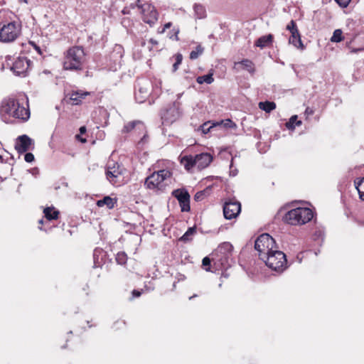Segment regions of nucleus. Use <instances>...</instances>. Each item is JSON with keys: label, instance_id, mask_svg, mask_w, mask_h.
I'll use <instances>...</instances> for the list:
<instances>
[{"label": "nucleus", "instance_id": "nucleus-1", "mask_svg": "<svg viewBox=\"0 0 364 364\" xmlns=\"http://www.w3.org/2000/svg\"><path fill=\"white\" fill-rule=\"evenodd\" d=\"M85 59V53L82 46L70 48L64 55L63 68L67 70H81Z\"/></svg>", "mask_w": 364, "mask_h": 364}, {"label": "nucleus", "instance_id": "nucleus-2", "mask_svg": "<svg viewBox=\"0 0 364 364\" xmlns=\"http://www.w3.org/2000/svg\"><path fill=\"white\" fill-rule=\"evenodd\" d=\"M313 218V212L309 208H297L288 211L284 220L288 224L296 225L309 222Z\"/></svg>", "mask_w": 364, "mask_h": 364}, {"label": "nucleus", "instance_id": "nucleus-3", "mask_svg": "<svg viewBox=\"0 0 364 364\" xmlns=\"http://www.w3.org/2000/svg\"><path fill=\"white\" fill-rule=\"evenodd\" d=\"M232 245L228 242H223L213 253L212 260L220 268H227L230 266L229 260L232 256Z\"/></svg>", "mask_w": 364, "mask_h": 364}, {"label": "nucleus", "instance_id": "nucleus-4", "mask_svg": "<svg viewBox=\"0 0 364 364\" xmlns=\"http://www.w3.org/2000/svg\"><path fill=\"white\" fill-rule=\"evenodd\" d=\"M276 247L275 240L267 233L260 235L255 242V249L258 252L260 259H264V256Z\"/></svg>", "mask_w": 364, "mask_h": 364}, {"label": "nucleus", "instance_id": "nucleus-5", "mask_svg": "<svg viewBox=\"0 0 364 364\" xmlns=\"http://www.w3.org/2000/svg\"><path fill=\"white\" fill-rule=\"evenodd\" d=\"M261 259L268 267L275 271L282 269L287 264L286 255L282 251L277 250V247L265 255L264 259Z\"/></svg>", "mask_w": 364, "mask_h": 364}, {"label": "nucleus", "instance_id": "nucleus-6", "mask_svg": "<svg viewBox=\"0 0 364 364\" xmlns=\"http://www.w3.org/2000/svg\"><path fill=\"white\" fill-rule=\"evenodd\" d=\"M21 33V26L15 22H10L0 28V41L10 43L14 41Z\"/></svg>", "mask_w": 364, "mask_h": 364}, {"label": "nucleus", "instance_id": "nucleus-7", "mask_svg": "<svg viewBox=\"0 0 364 364\" xmlns=\"http://www.w3.org/2000/svg\"><path fill=\"white\" fill-rule=\"evenodd\" d=\"M181 116L179 104L173 102L168 105L161 111V119L162 124L170 125L176 122Z\"/></svg>", "mask_w": 364, "mask_h": 364}, {"label": "nucleus", "instance_id": "nucleus-8", "mask_svg": "<svg viewBox=\"0 0 364 364\" xmlns=\"http://www.w3.org/2000/svg\"><path fill=\"white\" fill-rule=\"evenodd\" d=\"M137 6L141 9L143 21L151 27L154 26L159 18V13L156 8L150 4H137Z\"/></svg>", "mask_w": 364, "mask_h": 364}, {"label": "nucleus", "instance_id": "nucleus-9", "mask_svg": "<svg viewBox=\"0 0 364 364\" xmlns=\"http://www.w3.org/2000/svg\"><path fill=\"white\" fill-rule=\"evenodd\" d=\"M171 176V173L169 171L160 170L148 176L145 180L144 185L149 189H154L158 188L164 181L170 178Z\"/></svg>", "mask_w": 364, "mask_h": 364}, {"label": "nucleus", "instance_id": "nucleus-10", "mask_svg": "<svg viewBox=\"0 0 364 364\" xmlns=\"http://www.w3.org/2000/svg\"><path fill=\"white\" fill-rule=\"evenodd\" d=\"M152 85L149 80L142 79L138 80L136 85L135 98L139 102H143L151 91Z\"/></svg>", "mask_w": 364, "mask_h": 364}, {"label": "nucleus", "instance_id": "nucleus-11", "mask_svg": "<svg viewBox=\"0 0 364 364\" xmlns=\"http://www.w3.org/2000/svg\"><path fill=\"white\" fill-rule=\"evenodd\" d=\"M287 29L291 33L289 39V43L294 45L296 48L303 50L304 46L302 43L301 36L294 21L291 20L287 26Z\"/></svg>", "mask_w": 364, "mask_h": 364}, {"label": "nucleus", "instance_id": "nucleus-12", "mask_svg": "<svg viewBox=\"0 0 364 364\" xmlns=\"http://www.w3.org/2000/svg\"><path fill=\"white\" fill-rule=\"evenodd\" d=\"M172 195L178 200L182 212L190 211V195L186 190L176 189Z\"/></svg>", "mask_w": 364, "mask_h": 364}, {"label": "nucleus", "instance_id": "nucleus-13", "mask_svg": "<svg viewBox=\"0 0 364 364\" xmlns=\"http://www.w3.org/2000/svg\"><path fill=\"white\" fill-rule=\"evenodd\" d=\"M241 211V205L238 201L225 202L223 206L224 217L228 220L236 218Z\"/></svg>", "mask_w": 364, "mask_h": 364}, {"label": "nucleus", "instance_id": "nucleus-14", "mask_svg": "<svg viewBox=\"0 0 364 364\" xmlns=\"http://www.w3.org/2000/svg\"><path fill=\"white\" fill-rule=\"evenodd\" d=\"M31 61L26 57L18 58L11 67V70L16 75H24L31 66Z\"/></svg>", "mask_w": 364, "mask_h": 364}, {"label": "nucleus", "instance_id": "nucleus-15", "mask_svg": "<svg viewBox=\"0 0 364 364\" xmlns=\"http://www.w3.org/2000/svg\"><path fill=\"white\" fill-rule=\"evenodd\" d=\"M16 100L9 99L3 101L1 107L0 108V114L2 119L4 122H8L7 115L9 117L12 116V111H14L16 108Z\"/></svg>", "mask_w": 364, "mask_h": 364}, {"label": "nucleus", "instance_id": "nucleus-16", "mask_svg": "<svg viewBox=\"0 0 364 364\" xmlns=\"http://www.w3.org/2000/svg\"><path fill=\"white\" fill-rule=\"evenodd\" d=\"M32 142V139L27 135L20 136L16 139L15 149L19 154L25 153L30 149Z\"/></svg>", "mask_w": 364, "mask_h": 364}, {"label": "nucleus", "instance_id": "nucleus-17", "mask_svg": "<svg viewBox=\"0 0 364 364\" xmlns=\"http://www.w3.org/2000/svg\"><path fill=\"white\" fill-rule=\"evenodd\" d=\"M124 168L118 164H114L113 166H109L106 171V176L110 183L114 184L117 181V178L123 174Z\"/></svg>", "mask_w": 364, "mask_h": 364}, {"label": "nucleus", "instance_id": "nucleus-18", "mask_svg": "<svg viewBox=\"0 0 364 364\" xmlns=\"http://www.w3.org/2000/svg\"><path fill=\"white\" fill-rule=\"evenodd\" d=\"M213 156L208 153H201L195 156V165L201 170L208 167L213 161Z\"/></svg>", "mask_w": 364, "mask_h": 364}, {"label": "nucleus", "instance_id": "nucleus-19", "mask_svg": "<svg viewBox=\"0 0 364 364\" xmlns=\"http://www.w3.org/2000/svg\"><path fill=\"white\" fill-rule=\"evenodd\" d=\"M16 108L14 111H12V117L18 119L22 121H26L30 117V112L28 108L20 105V103L16 100Z\"/></svg>", "mask_w": 364, "mask_h": 364}, {"label": "nucleus", "instance_id": "nucleus-20", "mask_svg": "<svg viewBox=\"0 0 364 364\" xmlns=\"http://www.w3.org/2000/svg\"><path fill=\"white\" fill-rule=\"evenodd\" d=\"M233 69L237 71L240 70H246L250 74H253L255 72L254 63L249 59H244L240 62H235L233 66Z\"/></svg>", "mask_w": 364, "mask_h": 364}, {"label": "nucleus", "instance_id": "nucleus-21", "mask_svg": "<svg viewBox=\"0 0 364 364\" xmlns=\"http://www.w3.org/2000/svg\"><path fill=\"white\" fill-rule=\"evenodd\" d=\"M139 128L140 130L144 129V124L140 120H134L125 124L122 132L123 133H129L134 131V129Z\"/></svg>", "mask_w": 364, "mask_h": 364}, {"label": "nucleus", "instance_id": "nucleus-22", "mask_svg": "<svg viewBox=\"0 0 364 364\" xmlns=\"http://www.w3.org/2000/svg\"><path fill=\"white\" fill-rule=\"evenodd\" d=\"M273 41V35L268 34L266 36H262L259 37L255 43V46L257 47H259L260 48H264L267 46H269L272 44Z\"/></svg>", "mask_w": 364, "mask_h": 364}, {"label": "nucleus", "instance_id": "nucleus-23", "mask_svg": "<svg viewBox=\"0 0 364 364\" xmlns=\"http://www.w3.org/2000/svg\"><path fill=\"white\" fill-rule=\"evenodd\" d=\"M89 95L90 92H88L82 90L74 91L70 93V100L73 102V104L79 105L82 102V100Z\"/></svg>", "mask_w": 364, "mask_h": 364}, {"label": "nucleus", "instance_id": "nucleus-24", "mask_svg": "<svg viewBox=\"0 0 364 364\" xmlns=\"http://www.w3.org/2000/svg\"><path fill=\"white\" fill-rule=\"evenodd\" d=\"M195 156H184L181 159V164L184 166L187 171L192 169L195 165Z\"/></svg>", "mask_w": 364, "mask_h": 364}, {"label": "nucleus", "instance_id": "nucleus-25", "mask_svg": "<svg viewBox=\"0 0 364 364\" xmlns=\"http://www.w3.org/2000/svg\"><path fill=\"white\" fill-rule=\"evenodd\" d=\"M12 164L10 163H0V178H6L12 171Z\"/></svg>", "mask_w": 364, "mask_h": 364}, {"label": "nucleus", "instance_id": "nucleus-26", "mask_svg": "<svg viewBox=\"0 0 364 364\" xmlns=\"http://www.w3.org/2000/svg\"><path fill=\"white\" fill-rule=\"evenodd\" d=\"M193 10L196 18L202 19L206 17V11L202 4H195L193 6Z\"/></svg>", "mask_w": 364, "mask_h": 364}, {"label": "nucleus", "instance_id": "nucleus-27", "mask_svg": "<svg viewBox=\"0 0 364 364\" xmlns=\"http://www.w3.org/2000/svg\"><path fill=\"white\" fill-rule=\"evenodd\" d=\"M114 200L109 196H105L103 199L99 200L97 202V206L103 207L104 205H106L109 209L114 208Z\"/></svg>", "mask_w": 364, "mask_h": 364}, {"label": "nucleus", "instance_id": "nucleus-28", "mask_svg": "<svg viewBox=\"0 0 364 364\" xmlns=\"http://www.w3.org/2000/svg\"><path fill=\"white\" fill-rule=\"evenodd\" d=\"M45 217L48 220H55L58 218L59 211L55 210L53 208H46L43 211Z\"/></svg>", "mask_w": 364, "mask_h": 364}, {"label": "nucleus", "instance_id": "nucleus-29", "mask_svg": "<svg viewBox=\"0 0 364 364\" xmlns=\"http://www.w3.org/2000/svg\"><path fill=\"white\" fill-rule=\"evenodd\" d=\"M196 233V228H189L187 231L181 237L180 241L187 242L192 240V237Z\"/></svg>", "mask_w": 364, "mask_h": 364}, {"label": "nucleus", "instance_id": "nucleus-30", "mask_svg": "<svg viewBox=\"0 0 364 364\" xmlns=\"http://www.w3.org/2000/svg\"><path fill=\"white\" fill-rule=\"evenodd\" d=\"M259 107L262 110L265 111L267 113H269L271 111L274 110L276 108V104L274 102H260L259 103Z\"/></svg>", "mask_w": 364, "mask_h": 364}, {"label": "nucleus", "instance_id": "nucleus-31", "mask_svg": "<svg viewBox=\"0 0 364 364\" xmlns=\"http://www.w3.org/2000/svg\"><path fill=\"white\" fill-rule=\"evenodd\" d=\"M301 121L297 120V116L293 115L289 119V122L286 123V127L289 129H294L296 126H300Z\"/></svg>", "mask_w": 364, "mask_h": 364}, {"label": "nucleus", "instance_id": "nucleus-32", "mask_svg": "<svg viewBox=\"0 0 364 364\" xmlns=\"http://www.w3.org/2000/svg\"><path fill=\"white\" fill-rule=\"evenodd\" d=\"M214 79L213 77V74H208L202 76H198L196 78V82L198 84H203L204 82L207 84H211L213 82Z\"/></svg>", "mask_w": 364, "mask_h": 364}, {"label": "nucleus", "instance_id": "nucleus-33", "mask_svg": "<svg viewBox=\"0 0 364 364\" xmlns=\"http://www.w3.org/2000/svg\"><path fill=\"white\" fill-rule=\"evenodd\" d=\"M355 188L359 193L360 198L364 200V178L360 181L355 182Z\"/></svg>", "mask_w": 364, "mask_h": 364}, {"label": "nucleus", "instance_id": "nucleus-34", "mask_svg": "<svg viewBox=\"0 0 364 364\" xmlns=\"http://www.w3.org/2000/svg\"><path fill=\"white\" fill-rule=\"evenodd\" d=\"M203 50H204V48L200 45L197 46L196 49L191 52L190 58L191 60H195V59L198 58V56L200 55L203 53Z\"/></svg>", "mask_w": 364, "mask_h": 364}, {"label": "nucleus", "instance_id": "nucleus-35", "mask_svg": "<svg viewBox=\"0 0 364 364\" xmlns=\"http://www.w3.org/2000/svg\"><path fill=\"white\" fill-rule=\"evenodd\" d=\"M127 260V255L124 252H119L116 255V261L119 264H125Z\"/></svg>", "mask_w": 364, "mask_h": 364}, {"label": "nucleus", "instance_id": "nucleus-36", "mask_svg": "<svg viewBox=\"0 0 364 364\" xmlns=\"http://www.w3.org/2000/svg\"><path fill=\"white\" fill-rule=\"evenodd\" d=\"M343 39L342 37V31L340 29H336L334 31L333 36L331 38V41L332 42H341Z\"/></svg>", "mask_w": 364, "mask_h": 364}, {"label": "nucleus", "instance_id": "nucleus-37", "mask_svg": "<svg viewBox=\"0 0 364 364\" xmlns=\"http://www.w3.org/2000/svg\"><path fill=\"white\" fill-rule=\"evenodd\" d=\"M223 124V126L226 128H236L237 125L235 122H233L231 119H227L224 121H221L219 123H217V125Z\"/></svg>", "mask_w": 364, "mask_h": 364}, {"label": "nucleus", "instance_id": "nucleus-38", "mask_svg": "<svg viewBox=\"0 0 364 364\" xmlns=\"http://www.w3.org/2000/svg\"><path fill=\"white\" fill-rule=\"evenodd\" d=\"M180 32V30L178 28H173L172 29V31L171 32H169L168 33V38L171 39V40H174V41H179V38H178V33Z\"/></svg>", "mask_w": 364, "mask_h": 364}, {"label": "nucleus", "instance_id": "nucleus-39", "mask_svg": "<svg viewBox=\"0 0 364 364\" xmlns=\"http://www.w3.org/2000/svg\"><path fill=\"white\" fill-rule=\"evenodd\" d=\"M175 60L176 62L173 65V70L176 71L178 70L179 65H181L182 60H183V55L181 53H177L175 55Z\"/></svg>", "mask_w": 364, "mask_h": 364}, {"label": "nucleus", "instance_id": "nucleus-40", "mask_svg": "<svg viewBox=\"0 0 364 364\" xmlns=\"http://www.w3.org/2000/svg\"><path fill=\"white\" fill-rule=\"evenodd\" d=\"M210 263L211 259L208 257H205L203 259L202 266L203 267L205 271H210Z\"/></svg>", "mask_w": 364, "mask_h": 364}, {"label": "nucleus", "instance_id": "nucleus-41", "mask_svg": "<svg viewBox=\"0 0 364 364\" xmlns=\"http://www.w3.org/2000/svg\"><path fill=\"white\" fill-rule=\"evenodd\" d=\"M216 124H213V125L211 126H209V122H205L204 124H203L201 126H200V129L202 131V132L203 134H207L208 133L210 129L212 128H213V127H215Z\"/></svg>", "mask_w": 364, "mask_h": 364}, {"label": "nucleus", "instance_id": "nucleus-42", "mask_svg": "<svg viewBox=\"0 0 364 364\" xmlns=\"http://www.w3.org/2000/svg\"><path fill=\"white\" fill-rule=\"evenodd\" d=\"M134 133H135L138 136L143 134V136L141 138V140H143L146 136V127L144 126V130H140L139 128L134 129Z\"/></svg>", "mask_w": 364, "mask_h": 364}, {"label": "nucleus", "instance_id": "nucleus-43", "mask_svg": "<svg viewBox=\"0 0 364 364\" xmlns=\"http://www.w3.org/2000/svg\"><path fill=\"white\" fill-rule=\"evenodd\" d=\"M336 3L341 7L346 8L349 4L350 0H335Z\"/></svg>", "mask_w": 364, "mask_h": 364}, {"label": "nucleus", "instance_id": "nucleus-44", "mask_svg": "<svg viewBox=\"0 0 364 364\" xmlns=\"http://www.w3.org/2000/svg\"><path fill=\"white\" fill-rule=\"evenodd\" d=\"M24 159L26 162L31 163L34 161V156L32 153H26Z\"/></svg>", "mask_w": 364, "mask_h": 364}, {"label": "nucleus", "instance_id": "nucleus-45", "mask_svg": "<svg viewBox=\"0 0 364 364\" xmlns=\"http://www.w3.org/2000/svg\"><path fill=\"white\" fill-rule=\"evenodd\" d=\"M204 196H205V193L203 191H199V192L196 193V194L195 195L194 199L196 200H201L203 199Z\"/></svg>", "mask_w": 364, "mask_h": 364}, {"label": "nucleus", "instance_id": "nucleus-46", "mask_svg": "<svg viewBox=\"0 0 364 364\" xmlns=\"http://www.w3.org/2000/svg\"><path fill=\"white\" fill-rule=\"evenodd\" d=\"M30 44L34 48V49L38 52V54H42L41 48L38 46L34 42H30Z\"/></svg>", "mask_w": 364, "mask_h": 364}, {"label": "nucleus", "instance_id": "nucleus-47", "mask_svg": "<svg viewBox=\"0 0 364 364\" xmlns=\"http://www.w3.org/2000/svg\"><path fill=\"white\" fill-rule=\"evenodd\" d=\"M172 26V23L171 22H168L166 23V24H164V26H163V28L166 30L168 28H170Z\"/></svg>", "mask_w": 364, "mask_h": 364}, {"label": "nucleus", "instance_id": "nucleus-48", "mask_svg": "<svg viewBox=\"0 0 364 364\" xmlns=\"http://www.w3.org/2000/svg\"><path fill=\"white\" fill-rule=\"evenodd\" d=\"M132 294L134 296L139 297L141 295V292L136 290H134Z\"/></svg>", "mask_w": 364, "mask_h": 364}, {"label": "nucleus", "instance_id": "nucleus-49", "mask_svg": "<svg viewBox=\"0 0 364 364\" xmlns=\"http://www.w3.org/2000/svg\"><path fill=\"white\" fill-rule=\"evenodd\" d=\"M149 42H150L152 45H154V46H156V45H158V43H158V41H157L156 40L154 39V38H151V39L149 40Z\"/></svg>", "mask_w": 364, "mask_h": 364}, {"label": "nucleus", "instance_id": "nucleus-50", "mask_svg": "<svg viewBox=\"0 0 364 364\" xmlns=\"http://www.w3.org/2000/svg\"><path fill=\"white\" fill-rule=\"evenodd\" d=\"M166 31V30L162 27V28H159L158 30H157V33L159 34H162L164 33V32Z\"/></svg>", "mask_w": 364, "mask_h": 364}, {"label": "nucleus", "instance_id": "nucleus-51", "mask_svg": "<svg viewBox=\"0 0 364 364\" xmlns=\"http://www.w3.org/2000/svg\"><path fill=\"white\" fill-rule=\"evenodd\" d=\"M80 134H84L86 132V128L85 127H81L80 128Z\"/></svg>", "mask_w": 364, "mask_h": 364}, {"label": "nucleus", "instance_id": "nucleus-52", "mask_svg": "<svg viewBox=\"0 0 364 364\" xmlns=\"http://www.w3.org/2000/svg\"><path fill=\"white\" fill-rule=\"evenodd\" d=\"M197 296V294H194L192 296L189 297V299L191 300L193 298H196Z\"/></svg>", "mask_w": 364, "mask_h": 364}, {"label": "nucleus", "instance_id": "nucleus-53", "mask_svg": "<svg viewBox=\"0 0 364 364\" xmlns=\"http://www.w3.org/2000/svg\"><path fill=\"white\" fill-rule=\"evenodd\" d=\"M362 49L360 48H358V49H355V50H353L351 52H357V51H359V50H361Z\"/></svg>", "mask_w": 364, "mask_h": 364}, {"label": "nucleus", "instance_id": "nucleus-54", "mask_svg": "<svg viewBox=\"0 0 364 364\" xmlns=\"http://www.w3.org/2000/svg\"><path fill=\"white\" fill-rule=\"evenodd\" d=\"M39 224L40 225H43V219H41L39 221H38Z\"/></svg>", "mask_w": 364, "mask_h": 364}, {"label": "nucleus", "instance_id": "nucleus-55", "mask_svg": "<svg viewBox=\"0 0 364 364\" xmlns=\"http://www.w3.org/2000/svg\"><path fill=\"white\" fill-rule=\"evenodd\" d=\"M141 45L142 46H145V41H143L141 43Z\"/></svg>", "mask_w": 364, "mask_h": 364}, {"label": "nucleus", "instance_id": "nucleus-56", "mask_svg": "<svg viewBox=\"0 0 364 364\" xmlns=\"http://www.w3.org/2000/svg\"><path fill=\"white\" fill-rule=\"evenodd\" d=\"M80 140H81L82 142H85L86 141V140L85 139H81Z\"/></svg>", "mask_w": 364, "mask_h": 364}, {"label": "nucleus", "instance_id": "nucleus-57", "mask_svg": "<svg viewBox=\"0 0 364 364\" xmlns=\"http://www.w3.org/2000/svg\"><path fill=\"white\" fill-rule=\"evenodd\" d=\"M23 1H25V2H26V0H23Z\"/></svg>", "mask_w": 364, "mask_h": 364}, {"label": "nucleus", "instance_id": "nucleus-58", "mask_svg": "<svg viewBox=\"0 0 364 364\" xmlns=\"http://www.w3.org/2000/svg\"><path fill=\"white\" fill-rule=\"evenodd\" d=\"M137 1L139 2V0H137Z\"/></svg>", "mask_w": 364, "mask_h": 364}]
</instances>
